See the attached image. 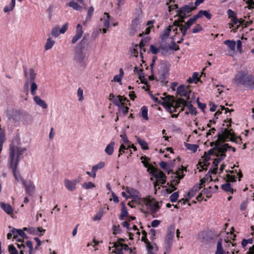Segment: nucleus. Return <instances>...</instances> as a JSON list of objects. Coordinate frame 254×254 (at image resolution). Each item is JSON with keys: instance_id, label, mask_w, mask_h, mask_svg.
Returning <instances> with one entry per match:
<instances>
[{"instance_id": "1", "label": "nucleus", "mask_w": 254, "mask_h": 254, "mask_svg": "<svg viewBox=\"0 0 254 254\" xmlns=\"http://www.w3.org/2000/svg\"><path fill=\"white\" fill-rule=\"evenodd\" d=\"M25 150V148L15 146L11 143L9 147V156L8 160V165L9 168L12 170L15 179L18 182L21 181L22 184H23V181L25 180L16 169L19 161V158Z\"/></svg>"}, {"instance_id": "2", "label": "nucleus", "mask_w": 254, "mask_h": 254, "mask_svg": "<svg viewBox=\"0 0 254 254\" xmlns=\"http://www.w3.org/2000/svg\"><path fill=\"white\" fill-rule=\"evenodd\" d=\"M232 82L236 85H242L250 89H254V76L247 71L238 72L232 79Z\"/></svg>"}, {"instance_id": "3", "label": "nucleus", "mask_w": 254, "mask_h": 254, "mask_svg": "<svg viewBox=\"0 0 254 254\" xmlns=\"http://www.w3.org/2000/svg\"><path fill=\"white\" fill-rule=\"evenodd\" d=\"M195 9L196 7L193 5L192 2L181 7L178 11L180 19L175 20V24H177L180 22H184V19L190 15L189 14L192 11Z\"/></svg>"}, {"instance_id": "4", "label": "nucleus", "mask_w": 254, "mask_h": 254, "mask_svg": "<svg viewBox=\"0 0 254 254\" xmlns=\"http://www.w3.org/2000/svg\"><path fill=\"white\" fill-rule=\"evenodd\" d=\"M212 155L216 156L217 158H216L213 160L212 163V168H211L208 172H211L212 174H216L217 172L218 165L219 163L222 160L224 159L226 156V152H224V153H214Z\"/></svg>"}, {"instance_id": "5", "label": "nucleus", "mask_w": 254, "mask_h": 254, "mask_svg": "<svg viewBox=\"0 0 254 254\" xmlns=\"http://www.w3.org/2000/svg\"><path fill=\"white\" fill-rule=\"evenodd\" d=\"M210 146L211 147H213L211 148L208 151V155H212L214 153H224L226 152V149L224 147H228V143H225L223 145V146H220L218 144V141L216 140L215 141H212L210 143Z\"/></svg>"}, {"instance_id": "6", "label": "nucleus", "mask_w": 254, "mask_h": 254, "mask_svg": "<svg viewBox=\"0 0 254 254\" xmlns=\"http://www.w3.org/2000/svg\"><path fill=\"white\" fill-rule=\"evenodd\" d=\"M74 60L82 67H85L87 64L86 53L81 50H77L75 53Z\"/></svg>"}, {"instance_id": "7", "label": "nucleus", "mask_w": 254, "mask_h": 254, "mask_svg": "<svg viewBox=\"0 0 254 254\" xmlns=\"http://www.w3.org/2000/svg\"><path fill=\"white\" fill-rule=\"evenodd\" d=\"M126 192L128 194V197L132 199L133 201L138 203L140 200L139 192L136 190L127 187L126 189Z\"/></svg>"}, {"instance_id": "8", "label": "nucleus", "mask_w": 254, "mask_h": 254, "mask_svg": "<svg viewBox=\"0 0 254 254\" xmlns=\"http://www.w3.org/2000/svg\"><path fill=\"white\" fill-rule=\"evenodd\" d=\"M191 91L189 87H186L184 85H181L178 87L177 89V94L181 97H186V100L188 101L190 99V96Z\"/></svg>"}, {"instance_id": "9", "label": "nucleus", "mask_w": 254, "mask_h": 254, "mask_svg": "<svg viewBox=\"0 0 254 254\" xmlns=\"http://www.w3.org/2000/svg\"><path fill=\"white\" fill-rule=\"evenodd\" d=\"M26 193L29 196H32L35 193V187L32 181L29 180L28 181H23V184Z\"/></svg>"}, {"instance_id": "10", "label": "nucleus", "mask_w": 254, "mask_h": 254, "mask_svg": "<svg viewBox=\"0 0 254 254\" xmlns=\"http://www.w3.org/2000/svg\"><path fill=\"white\" fill-rule=\"evenodd\" d=\"M173 31L175 32V34L178 33V28L175 26L174 24L172 26H169L167 27L162 32L160 35V38L162 40H165L167 39L170 33V32Z\"/></svg>"}, {"instance_id": "11", "label": "nucleus", "mask_w": 254, "mask_h": 254, "mask_svg": "<svg viewBox=\"0 0 254 254\" xmlns=\"http://www.w3.org/2000/svg\"><path fill=\"white\" fill-rule=\"evenodd\" d=\"M68 23L64 24L60 29L58 26L52 28L51 34L54 37H57L60 34H64L67 30Z\"/></svg>"}, {"instance_id": "12", "label": "nucleus", "mask_w": 254, "mask_h": 254, "mask_svg": "<svg viewBox=\"0 0 254 254\" xmlns=\"http://www.w3.org/2000/svg\"><path fill=\"white\" fill-rule=\"evenodd\" d=\"M23 230L28 232L29 233L33 234V235H39L40 237H41L43 235L44 233L46 231L45 229H44L42 227H38V228H34V227H29L26 228L25 227L23 228Z\"/></svg>"}, {"instance_id": "13", "label": "nucleus", "mask_w": 254, "mask_h": 254, "mask_svg": "<svg viewBox=\"0 0 254 254\" xmlns=\"http://www.w3.org/2000/svg\"><path fill=\"white\" fill-rule=\"evenodd\" d=\"M23 112L22 110H13L11 114L9 115V119L12 120L14 123L19 122L21 119V117L23 115Z\"/></svg>"}, {"instance_id": "14", "label": "nucleus", "mask_w": 254, "mask_h": 254, "mask_svg": "<svg viewBox=\"0 0 254 254\" xmlns=\"http://www.w3.org/2000/svg\"><path fill=\"white\" fill-rule=\"evenodd\" d=\"M79 183L77 180H70L65 179L64 181L65 187L70 191H73L75 190L76 185Z\"/></svg>"}, {"instance_id": "15", "label": "nucleus", "mask_w": 254, "mask_h": 254, "mask_svg": "<svg viewBox=\"0 0 254 254\" xmlns=\"http://www.w3.org/2000/svg\"><path fill=\"white\" fill-rule=\"evenodd\" d=\"M24 72L25 77L27 79V80L26 81L25 84H24V87L27 88V90H28V80H30V81H33L36 78V73L34 72V70L33 69L31 68L29 70V77L28 76V73L27 69L25 68L24 69Z\"/></svg>"}, {"instance_id": "16", "label": "nucleus", "mask_w": 254, "mask_h": 254, "mask_svg": "<svg viewBox=\"0 0 254 254\" xmlns=\"http://www.w3.org/2000/svg\"><path fill=\"white\" fill-rule=\"evenodd\" d=\"M24 230L21 229H17L14 228H12L11 229V233L13 234V238L16 240H17L18 237H20L21 238L24 239L27 238V236L24 232Z\"/></svg>"}, {"instance_id": "17", "label": "nucleus", "mask_w": 254, "mask_h": 254, "mask_svg": "<svg viewBox=\"0 0 254 254\" xmlns=\"http://www.w3.org/2000/svg\"><path fill=\"white\" fill-rule=\"evenodd\" d=\"M83 30L82 25L78 24L76 26V34L71 40L72 44L75 43L82 36Z\"/></svg>"}, {"instance_id": "18", "label": "nucleus", "mask_w": 254, "mask_h": 254, "mask_svg": "<svg viewBox=\"0 0 254 254\" xmlns=\"http://www.w3.org/2000/svg\"><path fill=\"white\" fill-rule=\"evenodd\" d=\"M156 179V181L159 182L162 185L165 184L166 182V176L165 174L161 171L159 170L153 176Z\"/></svg>"}, {"instance_id": "19", "label": "nucleus", "mask_w": 254, "mask_h": 254, "mask_svg": "<svg viewBox=\"0 0 254 254\" xmlns=\"http://www.w3.org/2000/svg\"><path fill=\"white\" fill-rule=\"evenodd\" d=\"M196 18L198 19L202 17L203 16L206 17L207 19H211L212 15L207 10H200L195 15Z\"/></svg>"}, {"instance_id": "20", "label": "nucleus", "mask_w": 254, "mask_h": 254, "mask_svg": "<svg viewBox=\"0 0 254 254\" xmlns=\"http://www.w3.org/2000/svg\"><path fill=\"white\" fill-rule=\"evenodd\" d=\"M34 101L36 104L41 107L43 109H46L47 108L48 105L46 102L41 99L38 96H35L34 97Z\"/></svg>"}, {"instance_id": "21", "label": "nucleus", "mask_w": 254, "mask_h": 254, "mask_svg": "<svg viewBox=\"0 0 254 254\" xmlns=\"http://www.w3.org/2000/svg\"><path fill=\"white\" fill-rule=\"evenodd\" d=\"M186 107H188L189 110V112L186 111L185 112L186 115H188L190 113L191 115H196L197 113L196 109L195 107H193V106L191 104L190 101H187V104L185 105Z\"/></svg>"}, {"instance_id": "22", "label": "nucleus", "mask_w": 254, "mask_h": 254, "mask_svg": "<svg viewBox=\"0 0 254 254\" xmlns=\"http://www.w3.org/2000/svg\"><path fill=\"white\" fill-rule=\"evenodd\" d=\"M0 206L7 214H11L13 213V208L9 204H6L3 202H1L0 203Z\"/></svg>"}, {"instance_id": "23", "label": "nucleus", "mask_w": 254, "mask_h": 254, "mask_svg": "<svg viewBox=\"0 0 254 254\" xmlns=\"http://www.w3.org/2000/svg\"><path fill=\"white\" fill-rule=\"evenodd\" d=\"M224 44L227 46L229 49L233 52H235L236 43L234 40H226L224 41Z\"/></svg>"}, {"instance_id": "24", "label": "nucleus", "mask_w": 254, "mask_h": 254, "mask_svg": "<svg viewBox=\"0 0 254 254\" xmlns=\"http://www.w3.org/2000/svg\"><path fill=\"white\" fill-rule=\"evenodd\" d=\"M187 100H186L183 98H179L175 101V104L174 105V106L175 107V109H178L182 107V106L186 107L185 105L187 104Z\"/></svg>"}, {"instance_id": "25", "label": "nucleus", "mask_w": 254, "mask_h": 254, "mask_svg": "<svg viewBox=\"0 0 254 254\" xmlns=\"http://www.w3.org/2000/svg\"><path fill=\"white\" fill-rule=\"evenodd\" d=\"M221 189L225 192H229L231 194H233L236 190H234L231 186L229 183L227 182L226 183L221 186Z\"/></svg>"}, {"instance_id": "26", "label": "nucleus", "mask_w": 254, "mask_h": 254, "mask_svg": "<svg viewBox=\"0 0 254 254\" xmlns=\"http://www.w3.org/2000/svg\"><path fill=\"white\" fill-rule=\"evenodd\" d=\"M115 144V142L114 141H111L106 146L105 149V151L108 155H111L113 154L114 152V148Z\"/></svg>"}, {"instance_id": "27", "label": "nucleus", "mask_w": 254, "mask_h": 254, "mask_svg": "<svg viewBox=\"0 0 254 254\" xmlns=\"http://www.w3.org/2000/svg\"><path fill=\"white\" fill-rule=\"evenodd\" d=\"M88 46L87 39L85 36H84L81 41L78 43L77 47L78 50L82 51Z\"/></svg>"}, {"instance_id": "28", "label": "nucleus", "mask_w": 254, "mask_h": 254, "mask_svg": "<svg viewBox=\"0 0 254 254\" xmlns=\"http://www.w3.org/2000/svg\"><path fill=\"white\" fill-rule=\"evenodd\" d=\"M128 213L125 203L122 202L121 214L120 216L119 219L123 220L124 219L125 217L128 216Z\"/></svg>"}, {"instance_id": "29", "label": "nucleus", "mask_w": 254, "mask_h": 254, "mask_svg": "<svg viewBox=\"0 0 254 254\" xmlns=\"http://www.w3.org/2000/svg\"><path fill=\"white\" fill-rule=\"evenodd\" d=\"M112 102L115 105L118 107H121V106H123V105L125 104V103L123 102V98L121 95H118L117 97H115Z\"/></svg>"}, {"instance_id": "30", "label": "nucleus", "mask_w": 254, "mask_h": 254, "mask_svg": "<svg viewBox=\"0 0 254 254\" xmlns=\"http://www.w3.org/2000/svg\"><path fill=\"white\" fill-rule=\"evenodd\" d=\"M222 239H219L217 244V249L215 254H224V251L222 247Z\"/></svg>"}, {"instance_id": "31", "label": "nucleus", "mask_w": 254, "mask_h": 254, "mask_svg": "<svg viewBox=\"0 0 254 254\" xmlns=\"http://www.w3.org/2000/svg\"><path fill=\"white\" fill-rule=\"evenodd\" d=\"M197 19V18H196L194 15L192 17L190 18L184 24H183V26L189 29Z\"/></svg>"}, {"instance_id": "32", "label": "nucleus", "mask_w": 254, "mask_h": 254, "mask_svg": "<svg viewBox=\"0 0 254 254\" xmlns=\"http://www.w3.org/2000/svg\"><path fill=\"white\" fill-rule=\"evenodd\" d=\"M15 0H11L10 3L4 7L3 11L6 13L12 11L15 7Z\"/></svg>"}, {"instance_id": "33", "label": "nucleus", "mask_w": 254, "mask_h": 254, "mask_svg": "<svg viewBox=\"0 0 254 254\" xmlns=\"http://www.w3.org/2000/svg\"><path fill=\"white\" fill-rule=\"evenodd\" d=\"M138 143L140 145L143 150H147L149 149L147 143L144 140L139 137L136 138Z\"/></svg>"}, {"instance_id": "34", "label": "nucleus", "mask_w": 254, "mask_h": 254, "mask_svg": "<svg viewBox=\"0 0 254 254\" xmlns=\"http://www.w3.org/2000/svg\"><path fill=\"white\" fill-rule=\"evenodd\" d=\"M66 5L77 10H80L82 8V7L77 2L74 1H69L66 4Z\"/></svg>"}, {"instance_id": "35", "label": "nucleus", "mask_w": 254, "mask_h": 254, "mask_svg": "<svg viewBox=\"0 0 254 254\" xmlns=\"http://www.w3.org/2000/svg\"><path fill=\"white\" fill-rule=\"evenodd\" d=\"M55 41L52 40L50 38H48L47 42L45 46V49L46 50H49L51 49L55 44Z\"/></svg>"}, {"instance_id": "36", "label": "nucleus", "mask_w": 254, "mask_h": 254, "mask_svg": "<svg viewBox=\"0 0 254 254\" xmlns=\"http://www.w3.org/2000/svg\"><path fill=\"white\" fill-rule=\"evenodd\" d=\"M147 171L149 172V174L154 176L159 170L153 166L152 165L150 164V165L147 168Z\"/></svg>"}, {"instance_id": "37", "label": "nucleus", "mask_w": 254, "mask_h": 254, "mask_svg": "<svg viewBox=\"0 0 254 254\" xmlns=\"http://www.w3.org/2000/svg\"><path fill=\"white\" fill-rule=\"evenodd\" d=\"M141 113L142 117L146 121L148 120V109L146 106H143L141 108Z\"/></svg>"}, {"instance_id": "38", "label": "nucleus", "mask_w": 254, "mask_h": 254, "mask_svg": "<svg viewBox=\"0 0 254 254\" xmlns=\"http://www.w3.org/2000/svg\"><path fill=\"white\" fill-rule=\"evenodd\" d=\"M217 139H216L217 141H218V144L220 146H223V144H222V143L225 142L227 140V138L222 134V133H218L217 135Z\"/></svg>"}, {"instance_id": "39", "label": "nucleus", "mask_w": 254, "mask_h": 254, "mask_svg": "<svg viewBox=\"0 0 254 254\" xmlns=\"http://www.w3.org/2000/svg\"><path fill=\"white\" fill-rule=\"evenodd\" d=\"M140 159L142 160L141 162L145 168H147L150 165V158L147 157L146 156H142L140 157Z\"/></svg>"}, {"instance_id": "40", "label": "nucleus", "mask_w": 254, "mask_h": 254, "mask_svg": "<svg viewBox=\"0 0 254 254\" xmlns=\"http://www.w3.org/2000/svg\"><path fill=\"white\" fill-rule=\"evenodd\" d=\"M183 22H180V23H179V24L178 23L177 24H175L174 23V25L178 28V27L179 28V30L181 32V33L182 34V36H185L186 35V32H187L188 29H187L183 26Z\"/></svg>"}, {"instance_id": "41", "label": "nucleus", "mask_w": 254, "mask_h": 254, "mask_svg": "<svg viewBox=\"0 0 254 254\" xmlns=\"http://www.w3.org/2000/svg\"><path fill=\"white\" fill-rule=\"evenodd\" d=\"M185 146L188 149L191 150L193 152H195L198 147L197 145L190 143H186Z\"/></svg>"}, {"instance_id": "42", "label": "nucleus", "mask_w": 254, "mask_h": 254, "mask_svg": "<svg viewBox=\"0 0 254 254\" xmlns=\"http://www.w3.org/2000/svg\"><path fill=\"white\" fill-rule=\"evenodd\" d=\"M105 166V163L104 162L101 161L99 162L97 164L93 166L92 167V170H93L94 172H97L98 170L101 169L103 168Z\"/></svg>"}, {"instance_id": "43", "label": "nucleus", "mask_w": 254, "mask_h": 254, "mask_svg": "<svg viewBox=\"0 0 254 254\" xmlns=\"http://www.w3.org/2000/svg\"><path fill=\"white\" fill-rule=\"evenodd\" d=\"M198 73L197 72H194L192 74V76L191 77H190L188 79V81L190 83H192L193 82H196V81H197L199 80V78L198 77Z\"/></svg>"}, {"instance_id": "44", "label": "nucleus", "mask_w": 254, "mask_h": 254, "mask_svg": "<svg viewBox=\"0 0 254 254\" xmlns=\"http://www.w3.org/2000/svg\"><path fill=\"white\" fill-rule=\"evenodd\" d=\"M172 246V243L165 242V251L164 254H167L170 252Z\"/></svg>"}, {"instance_id": "45", "label": "nucleus", "mask_w": 254, "mask_h": 254, "mask_svg": "<svg viewBox=\"0 0 254 254\" xmlns=\"http://www.w3.org/2000/svg\"><path fill=\"white\" fill-rule=\"evenodd\" d=\"M18 242H20V244H17V248L20 249V254H24V251L22 248L25 249V246L24 245L23 243L24 241L23 240H21V239H17V240Z\"/></svg>"}, {"instance_id": "46", "label": "nucleus", "mask_w": 254, "mask_h": 254, "mask_svg": "<svg viewBox=\"0 0 254 254\" xmlns=\"http://www.w3.org/2000/svg\"><path fill=\"white\" fill-rule=\"evenodd\" d=\"M253 243V238H251L248 239H243L242 241L241 244L242 247L245 248L248 244H252Z\"/></svg>"}, {"instance_id": "47", "label": "nucleus", "mask_w": 254, "mask_h": 254, "mask_svg": "<svg viewBox=\"0 0 254 254\" xmlns=\"http://www.w3.org/2000/svg\"><path fill=\"white\" fill-rule=\"evenodd\" d=\"M82 187L86 190L92 189L95 187V185L92 182L84 183L82 184Z\"/></svg>"}, {"instance_id": "48", "label": "nucleus", "mask_w": 254, "mask_h": 254, "mask_svg": "<svg viewBox=\"0 0 254 254\" xmlns=\"http://www.w3.org/2000/svg\"><path fill=\"white\" fill-rule=\"evenodd\" d=\"M111 245H113V247L116 249V254H124L122 249L119 248V245L117 243H110Z\"/></svg>"}, {"instance_id": "49", "label": "nucleus", "mask_w": 254, "mask_h": 254, "mask_svg": "<svg viewBox=\"0 0 254 254\" xmlns=\"http://www.w3.org/2000/svg\"><path fill=\"white\" fill-rule=\"evenodd\" d=\"M112 230L113 234L114 235H117L118 234H120L121 232V229L119 225H114L112 227Z\"/></svg>"}, {"instance_id": "50", "label": "nucleus", "mask_w": 254, "mask_h": 254, "mask_svg": "<svg viewBox=\"0 0 254 254\" xmlns=\"http://www.w3.org/2000/svg\"><path fill=\"white\" fill-rule=\"evenodd\" d=\"M179 194L178 192H175L173 193L170 196V200L172 202H176L178 197H179Z\"/></svg>"}, {"instance_id": "51", "label": "nucleus", "mask_w": 254, "mask_h": 254, "mask_svg": "<svg viewBox=\"0 0 254 254\" xmlns=\"http://www.w3.org/2000/svg\"><path fill=\"white\" fill-rule=\"evenodd\" d=\"M94 7L93 6L89 7L88 11L87 14L86 18V21H88L90 20L93 15L94 12Z\"/></svg>"}, {"instance_id": "52", "label": "nucleus", "mask_w": 254, "mask_h": 254, "mask_svg": "<svg viewBox=\"0 0 254 254\" xmlns=\"http://www.w3.org/2000/svg\"><path fill=\"white\" fill-rule=\"evenodd\" d=\"M232 129H228V128H225L222 133L227 139H228L230 136H232Z\"/></svg>"}, {"instance_id": "53", "label": "nucleus", "mask_w": 254, "mask_h": 254, "mask_svg": "<svg viewBox=\"0 0 254 254\" xmlns=\"http://www.w3.org/2000/svg\"><path fill=\"white\" fill-rule=\"evenodd\" d=\"M8 251L10 254H18L17 250L12 245L8 246Z\"/></svg>"}, {"instance_id": "54", "label": "nucleus", "mask_w": 254, "mask_h": 254, "mask_svg": "<svg viewBox=\"0 0 254 254\" xmlns=\"http://www.w3.org/2000/svg\"><path fill=\"white\" fill-rule=\"evenodd\" d=\"M37 89V85L34 82H32L31 85V93L32 95L36 94V91Z\"/></svg>"}, {"instance_id": "55", "label": "nucleus", "mask_w": 254, "mask_h": 254, "mask_svg": "<svg viewBox=\"0 0 254 254\" xmlns=\"http://www.w3.org/2000/svg\"><path fill=\"white\" fill-rule=\"evenodd\" d=\"M226 177L227 179V182L228 183L235 182L236 181V177L234 175L227 174Z\"/></svg>"}, {"instance_id": "56", "label": "nucleus", "mask_w": 254, "mask_h": 254, "mask_svg": "<svg viewBox=\"0 0 254 254\" xmlns=\"http://www.w3.org/2000/svg\"><path fill=\"white\" fill-rule=\"evenodd\" d=\"M104 15L106 16L107 19H105V20H104V26L106 28H107L109 27V21L110 19V16L107 13H105Z\"/></svg>"}, {"instance_id": "57", "label": "nucleus", "mask_w": 254, "mask_h": 254, "mask_svg": "<svg viewBox=\"0 0 254 254\" xmlns=\"http://www.w3.org/2000/svg\"><path fill=\"white\" fill-rule=\"evenodd\" d=\"M196 102H197V104L198 107L199 109H200L203 112H204V109H205V108H206V104L201 103L199 101L198 98L197 99Z\"/></svg>"}, {"instance_id": "58", "label": "nucleus", "mask_w": 254, "mask_h": 254, "mask_svg": "<svg viewBox=\"0 0 254 254\" xmlns=\"http://www.w3.org/2000/svg\"><path fill=\"white\" fill-rule=\"evenodd\" d=\"M150 96L154 102L164 106L165 103L164 102H162L161 100H159L158 98L154 96L153 94H150Z\"/></svg>"}, {"instance_id": "59", "label": "nucleus", "mask_w": 254, "mask_h": 254, "mask_svg": "<svg viewBox=\"0 0 254 254\" xmlns=\"http://www.w3.org/2000/svg\"><path fill=\"white\" fill-rule=\"evenodd\" d=\"M160 209V206L158 202L154 204L151 208V212L153 213H155L158 209Z\"/></svg>"}, {"instance_id": "60", "label": "nucleus", "mask_w": 254, "mask_h": 254, "mask_svg": "<svg viewBox=\"0 0 254 254\" xmlns=\"http://www.w3.org/2000/svg\"><path fill=\"white\" fill-rule=\"evenodd\" d=\"M202 30V28L200 24H197L192 30V32L193 33H196Z\"/></svg>"}, {"instance_id": "61", "label": "nucleus", "mask_w": 254, "mask_h": 254, "mask_svg": "<svg viewBox=\"0 0 254 254\" xmlns=\"http://www.w3.org/2000/svg\"><path fill=\"white\" fill-rule=\"evenodd\" d=\"M121 249H122V250H124L127 252H129V254L132 253V250L130 248H129L127 245V244H122V246L120 247Z\"/></svg>"}, {"instance_id": "62", "label": "nucleus", "mask_w": 254, "mask_h": 254, "mask_svg": "<svg viewBox=\"0 0 254 254\" xmlns=\"http://www.w3.org/2000/svg\"><path fill=\"white\" fill-rule=\"evenodd\" d=\"M149 235H150V239L153 241L155 239L156 230L154 229H151L149 232Z\"/></svg>"}, {"instance_id": "63", "label": "nucleus", "mask_w": 254, "mask_h": 254, "mask_svg": "<svg viewBox=\"0 0 254 254\" xmlns=\"http://www.w3.org/2000/svg\"><path fill=\"white\" fill-rule=\"evenodd\" d=\"M227 14H228L229 18H231V19L232 18L236 17V13L230 9H229L227 10Z\"/></svg>"}, {"instance_id": "64", "label": "nucleus", "mask_w": 254, "mask_h": 254, "mask_svg": "<svg viewBox=\"0 0 254 254\" xmlns=\"http://www.w3.org/2000/svg\"><path fill=\"white\" fill-rule=\"evenodd\" d=\"M248 4V7L249 9L254 8V0H248L246 1Z\"/></svg>"}]
</instances>
